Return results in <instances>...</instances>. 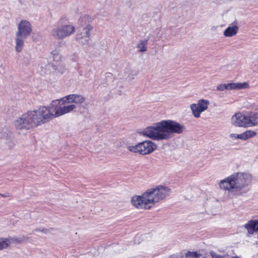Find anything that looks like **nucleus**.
Instances as JSON below:
<instances>
[{
  "instance_id": "nucleus-27",
  "label": "nucleus",
  "mask_w": 258,
  "mask_h": 258,
  "mask_svg": "<svg viewBox=\"0 0 258 258\" xmlns=\"http://www.w3.org/2000/svg\"><path fill=\"white\" fill-rule=\"evenodd\" d=\"M1 195L2 197H5V198L7 197H8V196H9L8 195Z\"/></svg>"
},
{
  "instance_id": "nucleus-26",
  "label": "nucleus",
  "mask_w": 258,
  "mask_h": 258,
  "mask_svg": "<svg viewBox=\"0 0 258 258\" xmlns=\"http://www.w3.org/2000/svg\"><path fill=\"white\" fill-rule=\"evenodd\" d=\"M237 135H238V134H231L230 135L229 137L232 140H235V139H238V138L237 137Z\"/></svg>"
},
{
  "instance_id": "nucleus-19",
  "label": "nucleus",
  "mask_w": 258,
  "mask_h": 258,
  "mask_svg": "<svg viewBox=\"0 0 258 258\" xmlns=\"http://www.w3.org/2000/svg\"><path fill=\"white\" fill-rule=\"evenodd\" d=\"M249 177L252 176V175L247 172H236L232 174L231 175L229 176L228 177Z\"/></svg>"
},
{
  "instance_id": "nucleus-3",
  "label": "nucleus",
  "mask_w": 258,
  "mask_h": 258,
  "mask_svg": "<svg viewBox=\"0 0 258 258\" xmlns=\"http://www.w3.org/2000/svg\"><path fill=\"white\" fill-rule=\"evenodd\" d=\"M48 119V108L41 106L38 110L28 111L15 120L17 130H29L40 125Z\"/></svg>"
},
{
  "instance_id": "nucleus-10",
  "label": "nucleus",
  "mask_w": 258,
  "mask_h": 258,
  "mask_svg": "<svg viewBox=\"0 0 258 258\" xmlns=\"http://www.w3.org/2000/svg\"><path fill=\"white\" fill-rule=\"evenodd\" d=\"M93 27L91 25L88 24L84 28L81 32L77 34L76 39L83 45H88L90 42V31Z\"/></svg>"
},
{
  "instance_id": "nucleus-25",
  "label": "nucleus",
  "mask_w": 258,
  "mask_h": 258,
  "mask_svg": "<svg viewBox=\"0 0 258 258\" xmlns=\"http://www.w3.org/2000/svg\"><path fill=\"white\" fill-rule=\"evenodd\" d=\"M47 230L46 229H35L33 232H38V231H39V232H42L44 233H47Z\"/></svg>"
},
{
  "instance_id": "nucleus-13",
  "label": "nucleus",
  "mask_w": 258,
  "mask_h": 258,
  "mask_svg": "<svg viewBox=\"0 0 258 258\" xmlns=\"http://www.w3.org/2000/svg\"><path fill=\"white\" fill-rule=\"evenodd\" d=\"M76 108V105L72 104L68 105H65L62 107H59L57 108L53 113V112L49 113V116H52L53 117H56L61 115L69 113Z\"/></svg>"
},
{
  "instance_id": "nucleus-8",
  "label": "nucleus",
  "mask_w": 258,
  "mask_h": 258,
  "mask_svg": "<svg viewBox=\"0 0 258 258\" xmlns=\"http://www.w3.org/2000/svg\"><path fill=\"white\" fill-rule=\"evenodd\" d=\"M243 178H225L221 181L219 186L221 188L230 191L240 190L244 186Z\"/></svg>"
},
{
  "instance_id": "nucleus-30",
  "label": "nucleus",
  "mask_w": 258,
  "mask_h": 258,
  "mask_svg": "<svg viewBox=\"0 0 258 258\" xmlns=\"http://www.w3.org/2000/svg\"><path fill=\"white\" fill-rule=\"evenodd\" d=\"M84 18H85V17H83L81 18L82 19H84Z\"/></svg>"
},
{
  "instance_id": "nucleus-21",
  "label": "nucleus",
  "mask_w": 258,
  "mask_h": 258,
  "mask_svg": "<svg viewBox=\"0 0 258 258\" xmlns=\"http://www.w3.org/2000/svg\"><path fill=\"white\" fill-rule=\"evenodd\" d=\"M147 45V40L141 41L138 44L137 47L141 52H144L147 50L146 46Z\"/></svg>"
},
{
  "instance_id": "nucleus-6",
  "label": "nucleus",
  "mask_w": 258,
  "mask_h": 258,
  "mask_svg": "<svg viewBox=\"0 0 258 258\" xmlns=\"http://www.w3.org/2000/svg\"><path fill=\"white\" fill-rule=\"evenodd\" d=\"M52 72L58 75H61L66 71V66L63 62L62 57L59 52L55 50L52 51L49 55Z\"/></svg>"
},
{
  "instance_id": "nucleus-28",
  "label": "nucleus",
  "mask_w": 258,
  "mask_h": 258,
  "mask_svg": "<svg viewBox=\"0 0 258 258\" xmlns=\"http://www.w3.org/2000/svg\"><path fill=\"white\" fill-rule=\"evenodd\" d=\"M6 137V135H5V134L3 135L2 136H0V138H5Z\"/></svg>"
},
{
  "instance_id": "nucleus-12",
  "label": "nucleus",
  "mask_w": 258,
  "mask_h": 258,
  "mask_svg": "<svg viewBox=\"0 0 258 258\" xmlns=\"http://www.w3.org/2000/svg\"><path fill=\"white\" fill-rule=\"evenodd\" d=\"M231 122L235 126L247 127L246 113L242 114L239 112L233 115L231 117Z\"/></svg>"
},
{
  "instance_id": "nucleus-20",
  "label": "nucleus",
  "mask_w": 258,
  "mask_h": 258,
  "mask_svg": "<svg viewBox=\"0 0 258 258\" xmlns=\"http://www.w3.org/2000/svg\"><path fill=\"white\" fill-rule=\"evenodd\" d=\"M10 244L9 239L0 238V250L7 248Z\"/></svg>"
},
{
  "instance_id": "nucleus-9",
  "label": "nucleus",
  "mask_w": 258,
  "mask_h": 258,
  "mask_svg": "<svg viewBox=\"0 0 258 258\" xmlns=\"http://www.w3.org/2000/svg\"><path fill=\"white\" fill-rule=\"evenodd\" d=\"M209 102L208 100L201 99L198 103L191 104L190 108L192 114L195 117L198 118L200 116L201 113L208 108Z\"/></svg>"
},
{
  "instance_id": "nucleus-14",
  "label": "nucleus",
  "mask_w": 258,
  "mask_h": 258,
  "mask_svg": "<svg viewBox=\"0 0 258 258\" xmlns=\"http://www.w3.org/2000/svg\"><path fill=\"white\" fill-rule=\"evenodd\" d=\"M247 127L258 125V113L254 112L246 113Z\"/></svg>"
},
{
  "instance_id": "nucleus-4",
  "label": "nucleus",
  "mask_w": 258,
  "mask_h": 258,
  "mask_svg": "<svg viewBox=\"0 0 258 258\" xmlns=\"http://www.w3.org/2000/svg\"><path fill=\"white\" fill-rule=\"evenodd\" d=\"M32 32L31 23L27 20H21L17 25V30L15 35V50L17 52L22 51L24 46V40Z\"/></svg>"
},
{
  "instance_id": "nucleus-23",
  "label": "nucleus",
  "mask_w": 258,
  "mask_h": 258,
  "mask_svg": "<svg viewBox=\"0 0 258 258\" xmlns=\"http://www.w3.org/2000/svg\"><path fill=\"white\" fill-rule=\"evenodd\" d=\"M70 96V95H67L60 99H58V100H59V102L60 103V102H62V104H64L65 103H71V99L70 100L69 99V97Z\"/></svg>"
},
{
  "instance_id": "nucleus-2",
  "label": "nucleus",
  "mask_w": 258,
  "mask_h": 258,
  "mask_svg": "<svg viewBox=\"0 0 258 258\" xmlns=\"http://www.w3.org/2000/svg\"><path fill=\"white\" fill-rule=\"evenodd\" d=\"M170 188L158 185L147 190L141 196L132 197L131 202L133 206L137 208L149 209L151 207V205H155L165 199L170 195Z\"/></svg>"
},
{
  "instance_id": "nucleus-15",
  "label": "nucleus",
  "mask_w": 258,
  "mask_h": 258,
  "mask_svg": "<svg viewBox=\"0 0 258 258\" xmlns=\"http://www.w3.org/2000/svg\"><path fill=\"white\" fill-rule=\"evenodd\" d=\"M238 30L239 27L237 25V22L234 21L224 30L223 34L225 37H231L236 35Z\"/></svg>"
},
{
  "instance_id": "nucleus-1",
  "label": "nucleus",
  "mask_w": 258,
  "mask_h": 258,
  "mask_svg": "<svg viewBox=\"0 0 258 258\" xmlns=\"http://www.w3.org/2000/svg\"><path fill=\"white\" fill-rule=\"evenodd\" d=\"M183 124L172 120H163L148 126L142 131V134L154 140H167L173 134H181L185 131Z\"/></svg>"
},
{
  "instance_id": "nucleus-5",
  "label": "nucleus",
  "mask_w": 258,
  "mask_h": 258,
  "mask_svg": "<svg viewBox=\"0 0 258 258\" xmlns=\"http://www.w3.org/2000/svg\"><path fill=\"white\" fill-rule=\"evenodd\" d=\"M68 19L66 17L60 18L51 30V35L57 39H62L73 34L75 27L71 24H67Z\"/></svg>"
},
{
  "instance_id": "nucleus-16",
  "label": "nucleus",
  "mask_w": 258,
  "mask_h": 258,
  "mask_svg": "<svg viewBox=\"0 0 258 258\" xmlns=\"http://www.w3.org/2000/svg\"><path fill=\"white\" fill-rule=\"evenodd\" d=\"M249 234H253L255 231H258V220H250L244 226Z\"/></svg>"
},
{
  "instance_id": "nucleus-24",
  "label": "nucleus",
  "mask_w": 258,
  "mask_h": 258,
  "mask_svg": "<svg viewBox=\"0 0 258 258\" xmlns=\"http://www.w3.org/2000/svg\"><path fill=\"white\" fill-rule=\"evenodd\" d=\"M59 100H58V99H56V100L52 101V102L50 104V106H49V108H52V107H56L58 106V105L60 104ZM50 112H52L49 109V113Z\"/></svg>"
},
{
  "instance_id": "nucleus-29",
  "label": "nucleus",
  "mask_w": 258,
  "mask_h": 258,
  "mask_svg": "<svg viewBox=\"0 0 258 258\" xmlns=\"http://www.w3.org/2000/svg\"><path fill=\"white\" fill-rule=\"evenodd\" d=\"M14 240L17 241L18 239H17V238H14Z\"/></svg>"
},
{
  "instance_id": "nucleus-11",
  "label": "nucleus",
  "mask_w": 258,
  "mask_h": 258,
  "mask_svg": "<svg viewBox=\"0 0 258 258\" xmlns=\"http://www.w3.org/2000/svg\"><path fill=\"white\" fill-rule=\"evenodd\" d=\"M248 87V84L244 83H231L227 84H221L217 87V89L219 91L227 90H239L246 89Z\"/></svg>"
},
{
  "instance_id": "nucleus-18",
  "label": "nucleus",
  "mask_w": 258,
  "mask_h": 258,
  "mask_svg": "<svg viewBox=\"0 0 258 258\" xmlns=\"http://www.w3.org/2000/svg\"><path fill=\"white\" fill-rule=\"evenodd\" d=\"M256 135V133L254 131L248 130L246 132L241 134H238L237 138L238 139H241L242 140H246L248 139L252 138Z\"/></svg>"
},
{
  "instance_id": "nucleus-17",
  "label": "nucleus",
  "mask_w": 258,
  "mask_h": 258,
  "mask_svg": "<svg viewBox=\"0 0 258 258\" xmlns=\"http://www.w3.org/2000/svg\"><path fill=\"white\" fill-rule=\"evenodd\" d=\"M69 99H71V103L82 104L86 100V98L82 95L78 94H70Z\"/></svg>"
},
{
  "instance_id": "nucleus-7",
  "label": "nucleus",
  "mask_w": 258,
  "mask_h": 258,
  "mask_svg": "<svg viewBox=\"0 0 258 258\" xmlns=\"http://www.w3.org/2000/svg\"><path fill=\"white\" fill-rule=\"evenodd\" d=\"M128 150L142 155L149 154L157 148L156 145L150 141H146L139 143L135 146H129L127 147Z\"/></svg>"
},
{
  "instance_id": "nucleus-22",
  "label": "nucleus",
  "mask_w": 258,
  "mask_h": 258,
  "mask_svg": "<svg viewBox=\"0 0 258 258\" xmlns=\"http://www.w3.org/2000/svg\"><path fill=\"white\" fill-rule=\"evenodd\" d=\"M201 256V254L197 252L188 251L186 254V258H198Z\"/></svg>"
}]
</instances>
